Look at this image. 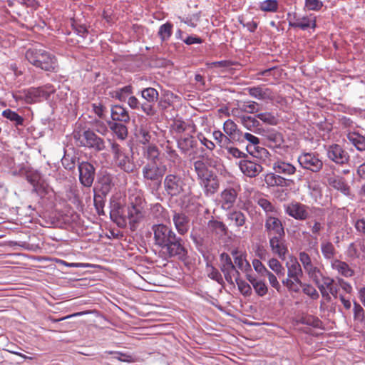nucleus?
I'll return each instance as SVG.
<instances>
[{"instance_id": "obj_1", "label": "nucleus", "mask_w": 365, "mask_h": 365, "mask_svg": "<svg viewBox=\"0 0 365 365\" xmlns=\"http://www.w3.org/2000/svg\"><path fill=\"white\" fill-rule=\"evenodd\" d=\"M152 231L154 244L160 249L165 258L183 259L187 257V250L184 240L170 227L164 224L153 225Z\"/></svg>"}, {"instance_id": "obj_2", "label": "nucleus", "mask_w": 365, "mask_h": 365, "mask_svg": "<svg viewBox=\"0 0 365 365\" xmlns=\"http://www.w3.org/2000/svg\"><path fill=\"white\" fill-rule=\"evenodd\" d=\"M25 58L30 64L44 71L56 73L58 71L56 57L43 48L36 46L28 48Z\"/></svg>"}, {"instance_id": "obj_3", "label": "nucleus", "mask_w": 365, "mask_h": 365, "mask_svg": "<svg viewBox=\"0 0 365 365\" xmlns=\"http://www.w3.org/2000/svg\"><path fill=\"white\" fill-rule=\"evenodd\" d=\"M167 166L157 161L148 162L142 168V175L145 184L151 189L158 190L162 185Z\"/></svg>"}, {"instance_id": "obj_4", "label": "nucleus", "mask_w": 365, "mask_h": 365, "mask_svg": "<svg viewBox=\"0 0 365 365\" xmlns=\"http://www.w3.org/2000/svg\"><path fill=\"white\" fill-rule=\"evenodd\" d=\"M73 138L78 145L93 150L96 152H101L106 148L104 139L98 136L91 128L74 130Z\"/></svg>"}, {"instance_id": "obj_5", "label": "nucleus", "mask_w": 365, "mask_h": 365, "mask_svg": "<svg viewBox=\"0 0 365 365\" xmlns=\"http://www.w3.org/2000/svg\"><path fill=\"white\" fill-rule=\"evenodd\" d=\"M110 144L114 165L126 173H133L135 164L132 156L116 142L110 140Z\"/></svg>"}, {"instance_id": "obj_6", "label": "nucleus", "mask_w": 365, "mask_h": 365, "mask_svg": "<svg viewBox=\"0 0 365 365\" xmlns=\"http://www.w3.org/2000/svg\"><path fill=\"white\" fill-rule=\"evenodd\" d=\"M55 91L53 86L49 83L41 87H31L24 91L20 98L27 104H33L48 99Z\"/></svg>"}, {"instance_id": "obj_7", "label": "nucleus", "mask_w": 365, "mask_h": 365, "mask_svg": "<svg viewBox=\"0 0 365 365\" xmlns=\"http://www.w3.org/2000/svg\"><path fill=\"white\" fill-rule=\"evenodd\" d=\"M185 186V179L180 174L169 173L165 175L163 180L164 190L171 197L183 193Z\"/></svg>"}, {"instance_id": "obj_8", "label": "nucleus", "mask_w": 365, "mask_h": 365, "mask_svg": "<svg viewBox=\"0 0 365 365\" xmlns=\"http://www.w3.org/2000/svg\"><path fill=\"white\" fill-rule=\"evenodd\" d=\"M327 158L331 162L344 165L349 161V155L344 148L336 143L324 146Z\"/></svg>"}, {"instance_id": "obj_9", "label": "nucleus", "mask_w": 365, "mask_h": 365, "mask_svg": "<svg viewBox=\"0 0 365 365\" xmlns=\"http://www.w3.org/2000/svg\"><path fill=\"white\" fill-rule=\"evenodd\" d=\"M284 209L287 215L299 221L307 220L310 215V207L297 201L284 205Z\"/></svg>"}, {"instance_id": "obj_10", "label": "nucleus", "mask_w": 365, "mask_h": 365, "mask_svg": "<svg viewBox=\"0 0 365 365\" xmlns=\"http://www.w3.org/2000/svg\"><path fill=\"white\" fill-rule=\"evenodd\" d=\"M289 26L303 31L317 27L316 16L314 14L300 16L297 13L288 14Z\"/></svg>"}, {"instance_id": "obj_11", "label": "nucleus", "mask_w": 365, "mask_h": 365, "mask_svg": "<svg viewBox=\"0 0 365 365\" xmlns=\"http://www.w3.org/2000/svg\"><path fill=\"white\" fill-rule=\"evenodd\" d=\"M262 137L263 144L276 152H277V150H284L287 148L284 145L285 141L282 133L274 129L264 131Z\"/></svg>"}, {"instance_id": "obj_12", "label": "nucleus", "mask_w": 365, "mask_h": 365, "mask_svg": "<svg viewBox=\"0 0 365 365\" xmlns=\"http://www.w3.org/2000/svg\"><path fill=\"white\" fill-rule=\"evenodd\" d=\"M302 168L313 173L319 172L323 168V162L314 153H303L298 157Z\"/></svg>"}, {"instance_id": "obj_13", "label": "nucleus", "mask_w": 365, "mask_h": 365, "mask_svg": "<svg viewBox=\"0 0 365 365\" xmlns=\"http://www.w3.org/2000/svg\"><path fill=\"white\" fill-rule=\"evenodd\" d=\"M78 169L79 173V182L86 187H91L93 183L96 168L94 165L88 162L82 161L78 163Z\"/></svg>"}, {"instance_id": "obj_14", "label": "nucleus", "mask_w": 365, "mask_h": 365, "mask_svg": "<svg viewBox=\"0 0 365 365\" xmlns=\"http://www.w3.org/2000/svg\"><path fill=\"white\" fill-rule=\"evenodd\" d=\"M264 232L267 237L282 235L285 236V230L282 220L272 215H265Z\"/></svg>"}, {"instance_id": "obj_15", "label": "nucleus", "mask_w": 365, "mask_h": 365, "mask_svg": "<svg viewBox=\"0 0 365 365\" xmlns=\"http://www.w3.org/2000/svg\"><path fill=\"white\" fill-rule=\"evenodd\" d=\"M240 190V185L236 184L233 187H227L221 192L220 203L222 209L230 210L234 206Z\"/></svg>"}, {"instance_id": "obj_16", "label": "nucleus", "mask_w": 365, "mask_h": 365, "mask_svg": "<svg viewBox=\"0 0 365 365\" xmlns=\"http://www.w3.org/2000/svg\"><path fill=\"white\" fill-rule=\"evenodd\" d=\"M207 165L215 166L213 160L208 155L205 154L201 156V159L197 160L193 163L194 170L197 174V180L213 173L209 170Z\"/></svg>"}, {"instance_id": "obj_17", "label": "nucleus", "mask_w": 365, "mask_h": 365, "mask_svg": "<svg viewBox=\"0 0 365 365\" xmlns=\"http://www.w3.org/2000/svg\"><path fill=\"white\" fill-rule=\"evenodd\" d=\"M285 236L279 235L272 237H269V245L272 252L278 256V257L284 260L286 255L288 252V249L286 245Z\"/></svg>"}, {"instance_id": "obj_18", "label": "nucleus", "mask_w": 365, "mask_h": 365, "mask_svg": "<svg viewBox=\"0 0 365 365\" xmlns=\"http://www.w3.org/2000/svg\"><path fill=\"white\" fill-rule=\"evenodd\" d=\"M198 181L205 195L207 197L214 195L219 190L220 183L217 177L214 173L204 177L198 180Z\"/></svg>"}, {"instance_id": "obj_19", "label": "nucleus", "mask_w": 365, "mask_h": 365, "mask_svg": "<svg viewBox=\"0 0 365 365\" xmlns=\"http://www.w3.org/2000/svg\"><path fill=\"white\" fill-rule=\"evenodd\" d=\"M319 291L325 290L332 294L334 299L338 298L339 288L337 281L329 276L324 275L314 284Z\"/></svg>"}, {"instance_id": "obj_20", "label": "nucleus", "mask_w": 365, "mask_h": 365, "mask_svg": "<svg viewBox=\"0 0 365 365\" xmlns=\"http://www.w3.org/2000/svg\"><path fill=\"white\" fill-rule=\"evenodd\" d=\"M173 221L180 235H185L190 227V220L188 215L182 212L173 211Z\"/></svg>"}, {"instance_id": "obj_21", "label": "nucleus", "mask_w": 365, "mask_h": 365, "mask_svg": "<svg viewBox=\"0 0 365 365\" xmlns=\"http://www.w3.org/2000/svg\"><path fill=\"white\" fill-rule=\"evenodd\" d=\"M145 216V210L143 207L130 205L128 207L127 217L129 220L130 229L135 230L138 223Z\"/></svg>"}, {"instance_id": "obj_22", "label": "nucleus", "mask_w": 365, "mask_h": 365, "mask_svg": "<svg viewBox=\"0 0 365 365\" xmlns=\"http://www.w3.org/2000/svg\"><path fill=\"white\" fill-rule=\"evenodd\" d=\"M220 268L221 272L223 273L225 280L230 284H234V282L232 280L231 273L235 270V265L233 264L230 255L225 252H223L220 256Z\"/></svg>"}, {"instance_id": "obj_23", "label": "nucleus", "mask_w": 365, "mask_h": 365, "mask_svg": "<svg viewBox=\"0 0 365 365\" xmlns=\"http://www.w3.org/2000/svg\"><path fill=\"white\" fill-rule=\"evenodd\" d=\"M239 167L241 172L249 178H255L263 170V168L260 164L247 159H242L240 160Z\"/></svg>"}, {"instance_id": "obj_24", "label": "nucleus", "mask_w": 365, "mask_h": 365, "mask_svg": "<svg viewBox=\"0 0 365 365\" xmlns=\"http://www.w3.org/2000/svg\"><path fill=\"white\" fill-rule=\"evenodd\" d=\"M246 90L251 97L259 101H272L274 98L272 91L269 88L257 86L248 87Z\"/></svg>"}, {"instance_id": "obj_25", "label": "nucleus", "mask_w": 365, "mask_h": 365, "mask_svg": "<svg viewBox=\"0 0 365 365\" xmlns=\"http://www.w3.org/2000/svg\"><path fill=\"white\" fill-rule=\"evenodd\" d=\"M177 145L181 153L187 155L197 147V141L192 135L187 134L177 138Z\"/></svg>"}, {"instance_id": "obj_26", "label": "nucleus", "mask_w": 365, "mask_h": 365, "mask_svg": "<svg viewBox=\"0 0 365 365\" xmlns=\"http://www.w3.org/2000/svg\"><path fill=\"white\" fill-rule=\"evenodd\" d=\"M97 182L100 186L99 192L103 194H108L115 185L113 175L106 170L99 173Z\"/></svg>"}, {"instance_id": "obj_27", "label": "nucleus", "mask_w": 365, "mask_h": 365, "mask_svg": "<svg viewBox=\"0 0 365 365\" xmlns=\"http://www.w3.org/2000/svg\"><path fill=\"white\" fill-rule=\"evenodd\" d=\"M223 130L231 143L241 140L242 133L237 128V124L232 120L228 119L224 123Z\"/></svg>"}, {"instance_id": "obj_28", "label": "nucleus", "mask_w": 365, "mask_h": 365, "mask_svg": "<svg viewBox=\"0 0 365 365\" xmlns=\"http://www.w3.org/2000/svg\"><path fill=\"white\" fill-rule=\"evenodd\" d=\"M331 266L334 270L344 277L350 278L355 274V271L346 262L336 259L331 262Z\"/></svg>"}, {"instance_id": "obj_29", "label": "nucleus", "mask_w": 365, "mask_h": 365, "mask_svg": "<svg viewBox=\"0 0 365 365\" xmlns=\"http://www.w3.org/2000/svg\"><path fill=\"white\" fill-rule=\"evenodd\" d=\"M111 118L113 122L128 123L130 115L125 108L115 105L111 108Z\"/></svg>"}, {"instance_id": "obj_30", "label": "nucleus", "mask_w": 365, "mask_h": 365, "mask_svg": "<svg viewBox=\"0 0 365 365\" xmlns=\"http://www.w3.org/2000/svg\"><path fill=\"white\" fill-rule=\"evenodd\" d=\"M207 227L212 235L219 237H224L227 234V227L222 221L212 219L208 221Z\"/></svg>"}, {"instance_id": "obj_31", "label": "nucleus", "mask_w": 365, "mask_h": 365, "mask_svg": "<svg viewBox=\"0 0 365 365\" xmlns=\"http://www.w3.org/2000/svg\"><path fill=\"white\" fill-rule=\"evenodd\" d=\"M302 277L297 276L291 279H283L282 283L289 292L299 293L300 289L305 284L301 279Z\"/></svg>"}, {"instance_id": "obj_32", "label": "nucleus", "mask_w": 365, "mask_h": 365, "mask_svg": "<svg viewBox=\"0 0 365 365\" xmlns=\"http://www.w3.org/2000/svg\"><path fill=\"white\" fill-rule=\"evenodd\" d=\"M329 185L334 189L341 192L345 195H350V187L342 177L336 176L329 179Z\"/></svg>"}, {"instance_id": "obj_33", "label": "nucleus", "mask_w": 365, "mask_h": 365, "mask_svg": "<svg viewBox=\"0 0 365 365\" xmlns=\"http://www.w3.org/2000/svg\"><path fill=\"white\" fill-rule=\"evenodd\" d=\"M246 279L251 283L257 295L264 297L267 294V286L262 280H257L249 273L246 274Z\"/></svg>"}, {"instance_id": "obj_34", "label": "nucleus", "mask_w": 365, "mask_h": 365, "mask_svg": "<svg viewBox=\"0 0 365 365\" xmlns=\"http://www.w3.org/2000/svg\"><path fill=\"white\" fill-rule=\"evenodd\" d=\"M273 169L277 173L287 175H293L296 172V168L289 163L277 160L273 163Z\"/></svg>"}, {"instance_id": "obj_35", "label": "nucleus", "mask_w": 365, "mask_h": 365, "mask_svg": "<svg viewBox=\"0 0 365 365\" xmlns=\"http://www.w3.org/2000/svg\"><path fill=\"white\" fill-rule=\"evenodd\" d=\"M125 123L122 122H108L110 129L120 140H124L128 136V128Z\"/></svg>"}, {"instance_id": "obj_36", "label": "nucleus", "mask_w": 365, "mask_h": 365, "mask_svg": "<svg viewBox=\"0 0 365 365\" xmlns=\"http://www.w3.org/2000/svg\"><path fill=\"white\" fill-rule=\"evenodd\" d=\"M286 266L287 268V277L286 279L304 275L301 264L296 259L287 262Z\"/></svg>"}, {"instance_id": "obj_37", "label": "nucleus", "mask_w": 365, "mask_h": 365, "mask_svg": "<svg viewBox=\"0 0 365 365\" xmlns=\"http://www.w3.org/2000/svg\"><path fill=\"white\" fill-rule=\"evenodd\" d=\"M349 141L359 151H365V137L358 133H349L347 135Z\"/></svg>"}, {"instance_id": "obj_38", "label": "nucleus", "mask_w": 365, "mask_h": 365, "mask_svg": "<svg viewBox=\"0 0 365 365\" xmlns=\"http://www.w3.org/2000/svg\"><path fill=\"white\" fill-rule=\"evenodd\" d=\"M66 197L74 205H78L81 203L80 190L76 185H71L66 188Z\"/></svg>"}, {"instance_id": "obj_39", "label": "nucleus", "mask_w": 365, "mask_h": 365, "mask_svg": "<svg viewBox=\"0 0 365 365\" xmlns=\"http://www.w3.org/2000/svg\"><path fill=\"white\" fill-rule=\"evenodd\" d=\"M354 320L361 327H365V311L364 308L356 302H354Z\"/></svg>"}, {"instance_id": "obj_40", "label": "nucleus", "mask_w": 365, "mask_h": 365, "mask_svg": "<svg viewBox=\"0 0 365 365\" xmlns=\"http://www.w3.org/2000/svg\"><path fill=\"white\" fill-rule=\"evenodd\" d=\"M143 154L148 162L159 160L160 151L155 145H148L143 147Z\"/></svg>"}, {"instance_id": "obj_41", "label": "nucleus", "mask_w": 365, "mask_h": 365, "mask_svg": "<svg viewBox=\"0 0 365 365\" xmlns=\"http://www.w3.org/2000/svg\"><path fill=\"white\" fill-rule=\"evenodd\" d=\"M2 116L12 122L16 127L24 125V118L11 109L4 110Z\"/></svg>"}, {"instance_id": "obj_42", "label": "nucleus", "mask_w": 365, "mask_h": 365, "mask_svg": "<svg viewBox=\"0 0 365 365\" xmlns=\"http://www.w3.org/2000/svg\"><path fill=\"white\" fill-rule=\"evenodd\" d=\"M234 262L235 264V267L242 272H245L246 274L247 273L250 274V272H252L251 265L247 260L245 254H240L239 256H235L234 258Z\"/></svg>"}, {"instance_id": "obj_43", "label": "nucleus", "mask_w": 365, "mask_h": 365, "mask_svg": "<svg viewBox=\"0 0 365 365\" xmlns=\"http://www.w3.org/2000/svg\"><path fill=\"white\" fill-rule=\"evenodd\" d=\"M266 184L269 187L285 186L286 179L274 173H269L264 178Z\"/></svg>"}, {"instance_id": "obj_44", "label": "nucleus", "mask_w": 365, "mask_h": 365, "mask_svg": "<svg viewBox=\"0 0 365 365\" xmlns=\"http://www.w3.org/2000/svg\"><path fill=\"white\" fill-rule=\"evenodd\" d=\"M240 109L245 113L253 114L259 111V103L253 101H238Z\"/></svg>"}, {"instance_id": "obj_45", "label": "nucleus", "mask_w": 365, "mask_h": 365, "mask_svg": "<svg viewBox=\"0 0 365 365\" xmlns=\"http://www.w3.org/2000/svg\"><path fill=\"white\" fill-rule=\"evenodd\" d=\"M321 251L324 257L327 259H333L336 253L334 245L329 241L322 242Z\"/></svg>"}, {"instance_id": "obj_46", "label": "nucleus", "mask_w": 365, "mask_h": 365, "mask_svg": "<svg viewBox=\"0 0 365 365\" xmlns=\"http://www.w3.org/2000/svg\"><path fill=\"white\" fill-rule=\"evenodd\" d=\"M256 118L262 120L264 123L269 125H277L279 123L277 116L271 112L257 113Z\"/></svg>"}, {"instance_id": "obj_47", "label": "nucleus", "mask_w": 365, "mask_h": 365, "mask_svg": "<svg viewBox=\"0 0 365 365\" xmlns=\"http://www.w3.org/2000/svg\"><path fill=\"white\" fill-rule=\"evenodd\" d=\"M257 119L256 116L246 115V117L242 118L241 124L247 130L255 132L260 126L259 121Z\"/></svg>"}, {"instance_id": "obj_48", "label": "nucleus", "mask_w": 365, "mask_h": 365, "mask_svg": "<svg viewBox=\"0 0 365 365\" xmlns=\"http://www.w3.org/2000/svg\"><path fill=\"white\" fill-rule=\"evenodd\" d=\"M141 96L146 102L155 103L158 99L159 94L156 89L149 87L144 88L141 91Z\"/></svg>"}, {"instance_id": "obj_49", "label": "nucleus", "mask_w": 365, "mask_h": 365, "mask_svg": "<svg viewBox=\"0 0 365 365\" xmlns=\"http://www.w3.org/2000/svg\"><path fill=\"white\" fill-rule=\"evenodd\" d=\"M107 195L100 192L94 193L93 202L98 215H104L103 208L105 206V198Z\"/></svg>"}, {"instance_id": "obj_50", "label": "nucleus", "mask_w": 365, "mask_h": 365, "mask_svg": "<svg viewBox=\"0 0 365 365\" xmlns=\"http://www.w3.org/2000/svg\"><path fill=\"white\" fill-rule=\"evenodd\" d=\"M129 205L145 207L146 202L140 191H135L129 196Z\"/></svg>"}, {"instance_id": "obj_51", "label": "nucleus", "mask_w": 365, "mask_h": 365, "mask_svg": "<svg viewBox=\"0 0 365 365\" xmlns=\"http://www.w3.org/2000/svg\"><path fill=\"white\" fill-rule=\"evenodd\" d=\"M133 93V87L130 85L118 88L113 93V97L120 101H125L128 95Z\"/></svg>"}, {"instance_id": "obj_52", "label": "nucleus", "mask_w": 365, "mask_h": 365, "mask_svg": "<svg viewBox=\"0 0 365 365\" xmlns=\"http://www.w3.org/2000/svg\"><path fill=\"white\" fill-rule=\"evenodd\" d=\"M228 219L235 223L237 227H242L246 223V216L241 211H233L228 215Z\"/></svg>"}, {"instance_id": "obj_53", "label": "nucleus", "mask_w": 365, "mask_h": 365, "mask_svg": "<svg viewBox=\"0 0 365 365\" xmlns=\"http://www.w3.org/2000/svg\"><path fill=\"white\" fill-rule=\"evenodd\" d=\"M257 203L265 212L266 215L277 212L275 206L269 200L263 197H258Z\"/></svg>"}, {"instance_id": "obj_54", "label": "nucleus", "mask_w": 365, "mask_h": 365, "mask_svg": "<svg viewBox=\"0 0 365 365\" xmlns=\"http://www.w3.org/2000/svg\"><path fill=\"white\" fill-rule=\"evenodd\" d=\"M309 278L315 284L317 281H318L322 276L323 274L321 272L320 269L315 266L314 264H312L308 267V268L304 269Z\"/></svg>"}, {"instance_id": "obj_55", "label": "nucleus", "mask_w": 365, "mask_h": 365, "mask_svg": "<svg viewBox=\"0 0 365 365\" xmlns=\"http://www.w3.org/2000/svg\"><path fill=\"white\" fill-rule=\"evenodd\" d=\"M268 266L279 277L284 276V268L277 259H269L268 261Z\"/></svg>"}, {"instance_id": "obj_56", "label": "nucleus", "mask_w": 365, "mask_h": 365, "mask_svg": "<svg viewBox=\"0 0 365 365\" xmlns=\"http://www.w3.org/2000/svg\"><path fill=\"white\" fill-rule=\"evenodd\" d=\"M172 30L173 24L170 22H167L160 26L158 36L162 41H167L170 38L172 35Z\"/></svg>"}, {"instance_id": "obj_57", "label": "nucleus", "mask_w": 365, "mask_h": 365, "mask_svg": "<svg viewBox=\"0 0 365 365\" xmlns=\"http://www.w3.org/2000/svg\"><path fill=\"white\" fill-rule=\"evenodd\" d=\"M173 130L177 134H182L192 128L190 123L181 120H175L172 125Z\"/></svg>"}, {"instance_id": "obj_58", "label": "nucleus", "mask_w": 365, "mask_h": 365, "mask_svg": "<svg viewBox=\"0 0 365 365\" xmlns=\"http://www.w3.org/2000/svg\"><path fill=\"white\" fill-rule=\"evenodd\" d=\"M71 25L72 29L76 33L77 35L82 38H86L88 34V29L85 24H80L78 21L74 19H71Z\"/></svg>"}, {"instance_id": "obj_59", "label": "nucleus", "mask_w": 365, "mask_h": 365, "mask_svg": "<svg viewBox=\"0 0 365 365\" xmlns=\"http://www.w3.org/2000/svg\"><path fill=\"white\" fill-rule=\"evenodd\" d=\"M279 4L277 0H265L259 4V8L265 12H276L278 10Z\"/></svg>"}, {"instance_id": "obj_60", "label": "nucleus", "mask_w": 365, "mask_h": 365, "mask_svg": "<svg viewBox=\"0 0 365 365\" xmlns=\"http://www.w3.org/2000/svg\"><path fill=\"white\" fill-rule=\"evenodd\" d=\"M245 139H246L247 141H249L250 143H252V145L255 146V149L256 151L261 155L265 153H267V150L260 148L258 145L259 144V139L257 136L250 133H245L244 135L242 134Z\"/></svg>"}, {"instance_id": "obj_61", "label": "nucleus", "mask_w": 365, "mask_h": 365, "mask_svg": "<svg viewBox=\"0 0 365 365\" xmlns=\"http://www.w3.org/2000/svg\"><path fill=\"white\" fill-rule=\"evenodd\" d=\"M212 135L215 140L222 148H225L232 143L227 138V135H226L225 133H223L220 130L214 131Z\"/></svg>"}, {"instance_id": "obj_62", "label": "nucleus", "mask_w": 365, "mask_h": 365, "mask_svg": "<svg viewBox=\"0 0 365 365\" xmlns=\"http://www.w3.org/2000/svg\"><path fill=\"white\" fill-rule=\"evenodd\" d=\"M108 353L109 354H114L115 355L114 358L120 361L128 362V363H133V362L135 361V356H133L130 354H128L126 353H122L120 351H108Z\"/></svg>"}, {"instance_id": "obj_63", "label": "nucleus", "mask_w": 365, "mask_h": 365, "mask_svg": "<svg viewBox=\"0 0 365 365\" xmlns=\"http://www.w3.org/2000/svg\"><path fill=\"white\" fill-rule=\"evenodd\" d=\"M302 292L304 294L309 296L314 300H316L319 297L318 291L311 284L305 283L302 287Z\"/></svg>"}, {"instance_id": "obj_64", "label": "nucleus", "mask_w": 365, "mask_h": 365, "mask_svg": "<svg viewBox=\"0 0 365 365\" xmlns=\"http://www.w3.org/2000/svg\"><path fill=\"white\" fill-rule=\"evenodd\" d=\"M237 285L240 293L245 297H250L252 294L251 286L244 280H237Z\"/></svg>"}]
</instances>
